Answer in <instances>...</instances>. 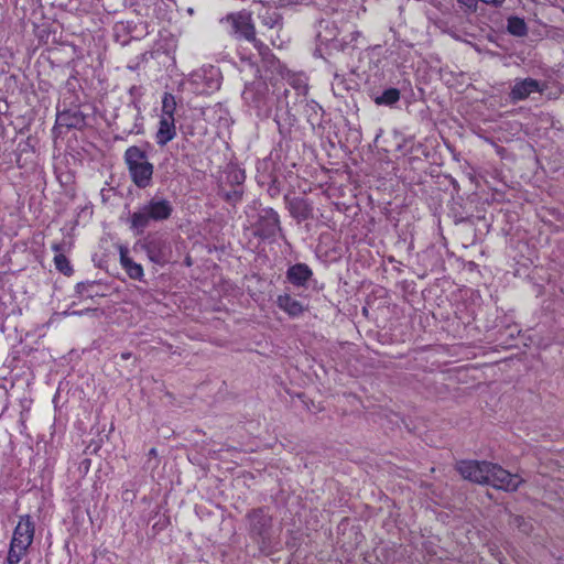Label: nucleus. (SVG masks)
I'll return each instance as SVG.
<instances>
[{"instance_id":"17","label":"nucleus","mask_w":564,"mask_h":564,"mask_svg":"<svg viewBox=\"0 0 564 564\" xmlns=\"http://www.w3.org/2000/svg\"><path fill=\"white\" fill-rule=\"evenodd\" d=\"M124 115L131 117L134 120V122L131 127L123 128V132L127 134L140 133L142 131V124L140 123V121L142 120L140 107L135 102H131L127 105L124 109Z\"/></svg>"},{"instance_id":"31","label":"nucleus","mask_w":564,"mask_h":564,"mask_svg":"<svg viewBox=\"0 0 564 564\" xmlns=\"http://www.w3.org/2000/svg\"><path fill=\"white\" fill-rule=\"evenodd\" d=\"M210 88H218L219 87V84L218 82H213V85L209 86Z\"/></svg>"},{"instance_id":"8","label":"nucleus","mask_w":564,"mask_h":564,"mask_svg":"<svg viewBox=\"0 0 564 564\" xmlns=\"http://www.w3.org/2000/svg\"><path fill=\"white\" fill-rule=\"evenodd\" d=\"M491 463L478 460H462L457 464V471L465 478L476 484H486Z\"/></svg>"},{"instance_id":"34","label":"nucleus","mask_w":564,"mask_h":564,"mask_svg":"<svg viewBox=\"0 0 564 564\" xmlns=\"http://www.w3.org/2000/svg\"><path fill=\"white\" fill-rule=\"evenodd\" d=\"M271 43H272V45H276V42L273 39H271Z\"/></svg>"},{"instance_id":"19","label":"nucleus","mask_w":564,"mask_h":564,"mask_svg":"<svg viewBox=\"0 0 564 564\" xmlns=\"http://www.w3.org/2000/svg\"><path fill=\"white\" fill-rule=\"evenodd\" d=\"M400 90L398 88H388L381 95L373 98V101L378 106H393L400 100Z\"/></svg>"},{"instance_id":"33","label":"nucleus","mask_w":564,"mask_h":564,"mask_svg":"<svg viewBox=\"0 0 564 564\" xmlns=\"http://www.w3.org/2000/svg\"><path fill=\"white\" fill-rule=\"evenodd\" d=\"M155 454H156L155 448H151V451H150V455H155Z\"/></svg>"},{"instance_id":"27","label":"nucleus","mask_w":564,"mask_h":564,"mask_svg":"<svg viewBox=\"0 0 564 564\" xmlns=\"http://www.w3.org/2000/svg\"><path fill=\"white\" fill-rule=\"evenodd\" d=\"M458 3L464 6L466 9L470 11H475L477 9V2L478 0H457Z\"/></svg>"},{"instance_id":"26","label":"nucleus","mask_w":564,"mask_h":564,"mask_svg":"<svg viewBox=\"0 0 564 564\" xmlns=\"http://www.w3.org/2000/svg\"><path fill=\"white\" fill-rule=\"evenodd\" d=\"M243 191L241 187H235L232 191L226 193V200L232 204L238 203L242 197Z\"/></svg>"},{"instance_id":"18","label":"nucleus","mask_w":564,"mask_h":564,"mask_svg":"<svg viewBox=\"0 0 564 564\" xmlns=\"http://www.w3.org/2000/svg\"><path fill=\"white\" fill-rule=\"evenodd\" d=\"M262 25L269 29H282V15L276 10L265 9L264 12L259 14Z\"/></svg>"},{"instance_id":"13","label":"nucleus","mask_w":564,"mask_h":564,"mask_svg":"<svg viewBox=\"0 0 564 564\" xmlns=\"http://www.w3.org/2000/svg\"><path fill=\"white\" fill-rule=\"evenodd\" d=\"M312 276L313 271L306 263H295L286 271L288 282L299 288L306 286Z\"/></svg>"},{"instance_id":"25","label":"nucleus","mask_w":564,"mask_h":564,"mask_svg":"<svg viewBox=\"0 0 564 564\" xmlns=\"http://www.w3.org/2000/svg\"><path fill=\"white\" fill-rule=\"evenodd\" d=\"M512 524L525 534H529L532 531V524L521 516H516L513 518Z\"/></svg>"},{"instance_id":"21","label":"nucleus","mask_w":564,"mask_h":564,"mask_svg":"<svg viewBox=\"0 0 564 564\" xmlns=\"http://www.w3.org/2000/svg\"><path fill=\"white\" fill-rule=\"evenodd\" d=\"M176 100L175 97L171 93H164L162 97V115L164 118H174V112L176 110Z\"/></svg>"},{"instance_id":"14","label":"nucleus","mask_w":564,"mask_h":564,"mask_svg":"<svg viewBox=\"0 0 564 564\" xmlns=\"http://www.w3.org/2000/svg\"><path fill=\"white\" fill-rule=\"evenodd\" d=\"M176 137V126L174 118L160 117L159 128L155 133V142L163 148Z\"/></svg>"},{"instance_id":"9","label":"nucleus","mask_w":564,"mask_h":564,"mask_svg":"<svg viewBox=\"0 0 564 564\" xmlns=\"http://www.w3.org/2000/svg\"><path fill=\"white\" fill-rule=\"evenodd\" d=\"M546 88L544 83L533 78L516 79L509 93L511 102L517 104L527 99L533 93H543Z\"/></svg>"},{"instance_id":"11","label":"nucleus","mask_w":564,"mask_h":564,"mask_svg":"<svg viewBox=\"0 0 564 564\" xmlns=\"http://www.w3.org/2000/svg\"><path fill=\"white\" fill-rule=\"evenodd\" d=\"M56 126L82 130L86 127V116L78 107L57 110Z\"/></svg>"},{"instance_id":"24","label":"nucleus","mask_w":564,"mask_h":564,"mask_svg":"<svg viewBox=\"0 0 564 564\" xmlns=\"http://www.w3.org/2000/svg\"><path fill=\"white\" fill-rule=\"evenodd\" d=\"M227 178L231 184L237 185V187H241L246 180L245 171L240 169H231L228 172Z\"/></svg>"},{"instance_id":"7","label":"nucleus","mask_w":564,"mask_h":564,"mask_svg":"<svg viewBox=\"0 0 564 564\" xmlns=\"http://www.w3.org/2000/svg\"><path fill=\"white\" fill-rule=\"evenodd\" d=\"M522 482L523 479L519 475L511 474L501 466L491 463L486 485L506 491H516Z\"/></svg>"},{"instance_id":"1","label":"nucleus","mask_w":564,"mask_h":564,"mask_svg":"<svg viewBox=\"0 0 564 564\" xmlns=\"http://www.w3.org/2000/svg\"><path fill=\"white\" fill-rule=\"evenodd\" d=\"M220 23L226 24L228 32L237 37L243 39L253 44L262 57V62L270 68L278 70L280 62L271 53L270 48L256 37V28L252 22L251 13L247 10L227 14L220 20Z\"/></svg>"},{"instance_id":"3","label":"nucleus","mask_w":564,"mask_h":564,"mask_svg":"<svg viewBox=\"0 0 564 564\" xmlns=\"http://www.w3.org/2000/svg\"><path fill=\"white\" fill-rule=\"evenodd\" d=\"M123 160L130 178L138 188L144 189L152 185L154 165L149 161L144 150L131 145L124 151Z\"/></svg>"},{"instance_id":"32","label":"nucleus","mask_w":564,"mask_h":564,"mask_svg":"<svg viewBox=\"0 0 564 564\" xmlns=\"http://www.w3.org/2000/svg\"><path fill=\"white\" fill-rule=\"evenodd\" d=\"M275 122L278 123L279 128L281 129V123H280L278 115L275 116Z\"/></svg>"},{"instance_id":"29","label":"nucleus","mask_w":564,"mask_h":564,"mask_svg":"<svg viewBox=\"0 0 564 564\" xmlns=\"http://www.w3.org/2000/svg\"><path fill=\"white\" fill-rule=\"evenodd\" d=\"M52 249L56 252V254H57V253H62V252H61V251H62V246H61V245H58V243H54V245L52 246Z\"/></svg>"},{"instance_id":"22","label":"nucleus","mask_w":564,"mask_h":564,"mask_svg":"<svg viewBox=\"0 0 564 564\" xmlns=\"http://www.w3.org/2000/svg\"><path fill=\"white\" fill-rule=\"evenodd\" d=\"M29 549L19 545V543L10 542L7 556V564H19L21 558L26 554Z\"/></svg>"},{"instance_id":"15","label":"nucleus","mask_w":564,"mask_h":564,"mask_svg":"<svg viewBox=\"0 0 564 564\" xmlns=\"http://www.w3.org/2000/svg\"><path fill=\"white\" fill-rule=\"evenodd\" d=\"M120 264L130 279L141 281L144 276L143 268L129 257L126 246H119Z\"/></svg>"},{"instance_id":"16","label":"nucleus","mask_w":564,"mask_h":564,"mask_svg":"<svg viewBox=\"0 0 564 564\" xmlns=\"http://www.w3.org/2000/svg\"><path fill=\"white\" fill-rule=\"evenodd\" d=\"M276 305L291 317H299L305 311L304 305L290 294L279 295Z\"/></svg>"},{"instance_id":"4","label":"nucleus","mask_w":564,"mask_h":564,"mask_svg":"<svg viewBox=\"0 0 564 564\" xmlns=\"http://www.w3.org/2000/svg\"><path fill=\"white\" fill-rule=\"evenodd\" d=\"M138 246L147 253L148 259L155 264L165 265L172 258L170 241L158 232L149 234L142 240H139L134 248Z\"/></svg>"},{"instance_id":"12","label":"nucleus","mask_w":564,"mask_h":564,"mask_svg":"<svg viewBox=\"0 0 564 564\" xmlns=\"http://www.w3.org/2000/svg\"><path fill=\"white\" fill-rule=\"evenodd\" d=\"M285 205L291 216L297 220V223L313 218V205L304 197H284Z\"/></svg>"},{"instance_id":"30","label":"nucleus","mask_w":564,"mask_h":564,"mask_svg":"<svg viewBox=\"0 0 564 564\" xmlns=\"http://www.w3.org/2000/svg\"><path fill=\"white\" fill-rule=\"evenodd\" d=\"M130 356H131L130 352H124V354L121 355L122 359H129Z\"/></svg>"},{"instance_id":"6","label":"nucleus","mask_w":564,"mask_h":564,"mask_svg":"<svg viewBox=\"0 0 564 564\" xmlns=\"http://www.w3.org/2000/svg\"><path fill=\"white\" fill-rule=\"evenodd\" d=\"M249 533L253 540L267 544L271 538L272 517L264 508L252 509L247 514Z\"/></svg>"},{"instance_id":"20","label":"nucleus","mask_w":564,"mask_h":564,"mask_svg":"<svg viewBox=\"0 0 564 564\" xmlns=\"http://www.w3.org/2000/svg\"><path fill=\"white\" fill-rule=\"evenodd\" d=\"M507 29L510 34L516 36H523L528 32L524 20L518 17H510L508 19Z\"/></svg>"},{"instance_id":"28","label":"nucleus","mask_w":564,"mask_h":564,"mask_svg":"<svg viewBox=\"0 0 564 564\" xmlns=\"http://www.w3.org/2000/svg\"><path fill=\"white\" fill-rule=\"evenodd\" d=\"M90 285L91 284H89V283H78L77 284L78 293L84 294L85 292H87V288H89Z\"/></svg>"},{"instance_id":"10","label":"nucleus","mask_w":564,"mask_h":564,"mask_svg":"<svg viewBox=\"0 0 564 564\" xmlns=\"http://www.w3.org/2000/svg\"><path fill=\"white\" fill-rule=\"evenodd\" d=\"M35 525L30 516H21L13 531L11 542L29 549L33 542Z\"/></svg>"},{"instance_id":"23","label":"nucleus","mask_w":564,"mask_h":564,"mask_svg":"<svg viewBox=\"0 0 564 564\" xmlns=\"http://www.w3.org/2000/svg\"><path fill=\"white\" fill-rule=\"evenodd\" d=\"M54 263L56 269L63 274L70 275L73 273V268L66 256H64L63 253L55 254Z\"/></svg>"},{"instance_id":"2","label":"nucleus","mask_w":564,"mask_h":564,"mask_svg":"<svg viewBox=\"0 0 564 564\" xmlns=\"http://www.w3.org/2000/svg\"><path fill=\"white\" fill-rule=\"evenodd\" d=\"M173 212L172 202L155 195L131 214L129 218L130 229L137 234H142L150 223L165 221L172 216Z\"/></svg>"},{"instance_id":"5","label":"nucleus","mask_w":564,"mask_h":564,"mask_svg":"<svg viewBox=\"0 0 564 564\" xmlns=\"http://www.w3.org/2000/svg\"><path fill=\"white\" fill-rule=\"evenodd\" d=\"M253 235L262 240L274 241L282 234L279 214L271 207L261 208L252 224Z\"/></svg>"}]
</instances>
